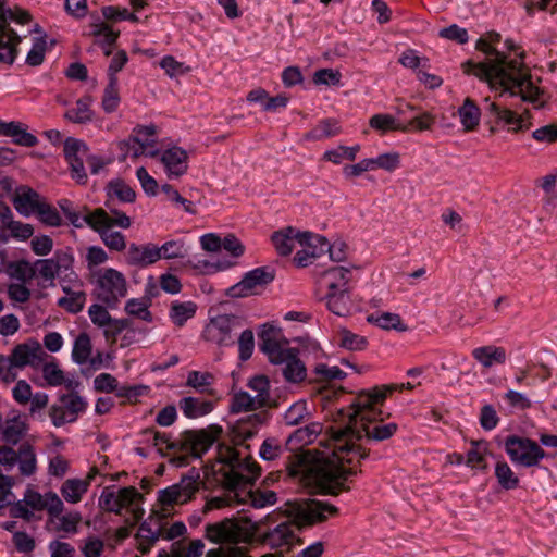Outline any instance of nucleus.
<instances>
[{
    "mask_svg": "<svg viewBox=\"0 0 557 557\" xmlns=\"http://www.w3.org/2000/svg\"><path fill=\"white\" fill-rule=\"evenodd\" d=\"M327 447L331 453L322 451L318 457H313L310 451L290 454L285 467L290 478L306 485H315L324 494L335 496L350 490L346 482L360 471L357 467L368 457V453L334 436L329 440Z\"/></svg>",
    "mask_w": 557,
    "mask_h": 557,
    "instance_id": "1",
    "label": "nucleus"
},
{
    "mask_svg": "<svg viewBox=\"0 0 557 557\" xmlns=\"http://www.w3.org/2000/svg\"><path fill=\"white\" fill-rule=\"evenodd\" d=\"M475 48L493 57L485 62L466 63L473 67L476 77L487 82L491 88L499 89L500 97L520 95L523 102L531 103L534 108L544 106V91L532 81L531 71L523 62V51L519 53V61L508 60L507 55L493 47L484 36L476 41Z\"/></svg>",
    "mask_w": 557,
    "mask_h": 557,
    "instance_id": "2",
    "label": "nucleus"
},
{
    "mask_svg": "<svg viewBox=\"0 0 557 557\" xmlns=\"http://www.w3.org/2000/svg\"><path fill=\"white\" fill-rule=\"evenodd\" d=\"M386 398V392H382L377 386L369 391H361L347 409L341 412L348 419L347 424L334 432V437H342L343 442L354 448L369 449L357 444L363 436L368 441L382 442L391 438L398 425L394 422L383 423V412L376 408Z\"/></svg>",
    "mask_w": 557,
    "mask_h": 557,
    "instance_id": "3",
    "label": "nucleus"
},
{
    "mask_svg": "<svg viewBox=\"0 0 557 557\" xmlns=\"http://www.w3.org/2000/svg\"><path fill=\"white\" fill-rule=\"evenodd\" d=\"M216 458L218 461L223 465L219 472L222 474V482L227 494L209 499L205 506V510L230 506L235 499L237 503H240L242 500L238 498L237 490L252 485L261 473L260 466L252 457H242L240 453L234 447L219 445Z\"/></svg>",
    "mask_w": 557,
    "mask_h": 557,
    "instance_id": "4",
    "label": "nucleus"
},
{
    "mask_svg": "<svg viewBox=\"0 0 557 557\" xmlns=\"http://www.w3.org/2000/svg\"><path fill=\"white\" fill-rule=\"evenodd\" d=\"M338 513V508L314 498L301 499L290 504L292 522L276 525L263 535V542L272 548L289 547L295 539L294 528L311 527L326 521Z\"/></svg>",
    "mask_w": 557,
    "mask_h": 557,
    "instance_id": "5",
    "label": "nucleus"
},
{
    "mask_svg": "<svg viewBox=\"0 0 557 557\" xmlns=\"http://www.w3.org/2000/svg\"><path fill=\"white\" fill-rule=\"evenodd\" d=\"M259 341L260 350L277 367L276 372L281 371L285 381L299 383L306 379L307 369L299 358V350L289 347V342L280 329L264 324L259 333Z\"/></svg>",
    "mask_w": 557,
    "mask_h": 557,
    "instance_id": "6",
    "label": "nucleus"
},
{
    "mask_svg": "<svg viewBox=\"0 0 557 557\" xmlns=\"http://www.w3.org/2000/svg\"><path fill=\"white\" fill-rule=\"evenodd\" d=\"M84 222L95 232H97L103 244L115 251H123L126 248L125 236L117 231H111L113 226L121 228H129L132 225L131 218L121 211H113L111 215L106 209L97 208L89 211L87 207H83Z\"/></svg>",
    "mask_w": 557,
    "mask_h": 557,
    "instance_id": "7",
    "label": "nucleus"
},
{
    "mask_svg": "<svg viewBox=\"0 0 557 557\" xmlns=\"http://www.w3.org/2000/svg\"><path fill=\"white\" fill-rule=\"evenodd\" d=\"M91 283L95 285L94 296L108 308H115L127 295L128 285L125 275L113 268L95 271Z\"/></svg>",
    "mask_w": 557,
    "mask_h": 557,
    "instance_id": "8",
    "label": "nucleus"
},
{
    "mask_svg": "<svg viewBox=\"0 0 557 557\" xmlns=\"http://www.w3.org/2000/svg\"><path fill=\"white\" fill-rule=\"evenodd\" d=\"M8 20L17 21L21 24H26L30 21V15L27 11L4 9V0H0V62L12 64L16 58V47L21 41L18 35L9 27Z\"/></svg>",
    "mask_w": 557,
    "mask_h": 557,
    "instance_id": "9",
    "label": "nucleus"
},
{
    "mask_svg": "<svg viewBox=\"0 0 557 557\" xmlns=\"http://www.w3.org/2000/svg\"><path fill=\"white\" fill-rule=\"evenodd\" d=\"M201 480L197 470L191 469L187 474L182 475L181 480L158 492V502L163 507H173L174 505H184L191 500L200 490Z\"/></svg>",
    "mask_w": 557,
    "mask_h": 557,
    "instance_id": "10",
    "label": "nucleus"
},
{
    "mask_svg": "<svg viewBox=\"0 0 557 557\" xmlns=\"http://www.w3.org/2000/svg\"><path fill=\"white\" fill-rule=\"evenodd\" d=\"M520 97V95L512 96V98ZM507 98H511V96L506 95L500 97L498 95V99H504V102H491L487 106V113L494 119L495 123L498 125L507 126L509 132L518 133L528 131L532 123L530 122V112L525 110L523 113H517L510 107L513 103H508ZM523 101L522 99H520Z\"/></svg>",
    "mask_w": 557,
    "mask_h": 557,
    "instance_id": "11",
    "label": "nucleus"
},
{
    "mask_svg": "<svg viewBox=\"0 0 557 557\" xmlns=\"http://www.w3.org/2000/svg\"><path fill=\"white\" fill-rule=\"evenodd\" d=\"M505 450L512 462L527 468L537 466L546 456L545 450L535 441L517 435L506 438Z\"/></svg>",
    "mask_w": 557,
    "mask_h": 557,
    "instance_id": "12",
    "label": "nucleus"
},
{
    "mask_svg": "<svg viewBox=\"0 0 557 557\" xmlns=\"http://www.w3.org/2000/svg\"><path fill=\"white\" fill-rule=\"evenodd\" d=\"M275 278V270L270 267H260L247 272L243 280L227 289L233 298L246 297L255 294L258 287H264Z\"/></svg>",
    "mask_w": 557,
    "mask_h": 557,
    "instance_id": "13",
    "label": "nucleus"
},
{
    "mask_svg": "<svg viewBox=\"0 0 557 557\" xmlns=\"http://www.w3.org/2000/svg\"><path fill=\"white\" fill-rule=\"evenodd\" d=\"M271 240L275 250L280 256H288L294 249L295 242L300 245L313 244V240H320L315 237V234L310 232H299L292 226L284 227L272 234Z\"/></svg>",
    "mask_w": 557,
    "mask_h": 557,
    "instance_id": "14",
    "label": "nucleus"
},
{
    "mask_svg": "<svg viewBox=\"0 0 557 557\" xmlns=\"http://www.w3.org/2000/svg\"><path fill=\"white\" fill-rule=\"evenodd\" d=\"M240 536L242 528L237 520L233 518L207 523L205 527V537L214 544H235Z\"/></svg>",
    "mask_w": 557,
    "mask_h": 557,
    "instance_id": "15",
    "label": "nucleus"
},
{
    "mask_svg": "<svg viewBox=\"0 0 557 557\" xmlns=\"http://www.w3.org/2000/svg\"><path fill=\"white\" fill-rule=\"evenodd\" d=\"M221 432V428L218 426L211 431H185L180 444L183 450L199 458L212 446Z\"/></svg>",
    "mask_w": 557,
    "mask_h": 557,
    "instance_id": "16",
    "label": "nucleus"
},
{
    "mask_svg": "<svg viewBox=\"0 0 557 557\" xmlns=\"http://www.w3.org/2000/svg\"><path fill=\"white\" fill-rule=\"evenodd\" d=\"M235 323V317L227 314H221L211 319L205 331L207 339L216 343L219 346L233 345L234 339L231 333Z\"/></svg>",
    "mask_w": 557,
    "mask_h": 557,
    "instance_id": "17",
    "label": "nucleus"
},
{
    "mask_svg": "<svg viewBox=\"0 0 557 557\" xmlns=\"http://www.w3.org/2000/svg\"><path fill=\"white\" fill-rule=\"evenodd\" d=\"M350 281L351 271L348 268L338 265L323 271L318 278V285L324 293H333L351 289Z\"/></svg>",
    "mask_w": 557,
    "mask_h": 557,
    "instance_id": "18",
    "label": "nucleus"
},
{
    "mask_svg": "<svg viewBox=\"0 0 557 557\" xmlns=\"http://www.w3.org/2000/svg\"><path fill=\"white\" fill-rule=\"evenodd\" d=\"M23 502L33 510H47L52 517H59L64 505L54 492L40 494L34 490H26Z\"/></svg>",
    "mask_w": 557,
    "mask_h": 557,
    "instance_id": "19",
    "label": "nucleus"
},
{
    "mask_svg": "<svg viewBox=\"0 0 557 557\" xmlns=\"http://www.w3.org/2000/svg\"><path fill=\"white\" fill-rule=\"evenodd\" d=\"M46 352L37 341H27L16 345L9 358L18 369L26 366L36 367L42 361Z\"/></svg>",
    "mask_w": 557,
    "mask_h": 557,
    "instance_id": "20",
    "label": "nucleus"
},
{
    "mask_svg": "<svg viewBox=\"0 0 557 557\" xmlns=\"http://www.w3.org/2000/svg\"><path fill=\"white\" fill-rule=\"evenodd\" d=\"M161 162L169 177H180L188 170V153L183 148L174 146L162 152Z\"/></svg>",
    "mask_w": 557,
    "mask_h": 557,
    "instance_id": "21",
    "label": "nucleus"
},
{
    "mask_svg": "<svg viewBox=\"0 0 557 557\" xmlns=\"http://www.w3.org/2000/svg\"><path fill=\"white\" fill-rule=\"evenodd\" d=\"M159 260L160 253L153 244L143 246L131 244L126 253V262L133 267L146 268Z\"/></svg>",
    "mask_w": 557,
    "mask_h": 557,
    "instance_id": "22",
    "label": "nucleus"
},
{
    "mask_svg": "<svg viewBox=\"0 0 557 557\" xmlns=\"http://www.w3.org/2000/svg\"><path fill=\"white\" fill-rule=\"evenodd\" d=\"M107 200L104 202L107 211L113 215V211H117L113 208V201L116 198L121 202L132 203L136 199V193L122 180H113L107 184Z\"/></svg>",
    "mask_w": 557,
    "mask_h": 557,
    "instance_id": "23",
    "label": "nucleus"
},
{
    "mask_svg": "<svg viewBox=\"0 0 557 557\" xmlns=\"http://www.w3.org/2000/svg\"><path fill=\"white\" fill-rule=\"evenodd\" d=\"M42 203L39 194L27 186L20 187L13 198L14 208L25 216L36 213Z\"/></svg>",
    "mask_w": 557,
    "mask_h": 557,
    "instance_id": "24",
    "label": "nucleus"
},
{
    "mask_svg": "<svg viewBox=\"0 0 557 557\" xmlns=\"http://www.w3.org/2000/svg\"><path fill=\"white\" fill-rule=\"evenodd\" d=\"M29 430V424L25 417L14 414L4 421L2 426V441L9 445L18 444Z\"/></svg>",
    "mask_w": 557,
    "mask_h": 557,
    "instance_id": "25",
    "label": "nucleus"
},
{
    "mask_svg": "<svg viewBox=\"0 0 557 557\" xmlns=\"http://www.w3.org/2000/svg\"><path fill=\"white\" fill-rule=\"evenodd\" d=\"M322 300L326 308L338 317H347L352 310L351 289L324 293Z\"/></svg>",
    "mask_w": 557,
    "mask_h": 557,
    "instance_id": "26",
    "label": "nucleus"
},
{
    "mask_svg": "<svg viewBox=\"0 0 557 557\" xmlns=\"http://www.w3.org/2000/svg\"><path fill=\"white\" fill-rule=\"evenodd\" d=\"M472 357L484 368L488 369L493 364H504L507 359V354L504 347L487 345L474 348L472 350Z\"/></svg>",
    "mask_w": 557,
    "mask_h": 557,
    "instance_id": "27",
    "label": "nucleus"
},
{
    "mask_svg": "<svg viewBox=\"0 0 557 557\" xmlns=\"http://www.w3.org/2000/svg\"><path fill=\"white\" fill-rule=\"evenodd\" d=\"M16 465L23 476H30L37 471V456L35 447L28 441L23 442L17 449Z\"/></svg>",
    "mask_w": 557,
    "mask_h": 557,
    "instance_id": "28",
    "label": "nucleus"
},
{
    "mask_svg": "<svg viewBox=\"0 0 557 557\" xmlns=\"http://www.w3.org/2000/svg\"><path fill=\"white\" fill-rule=\"evenodd\" d=\"M203 548L201 540H193L188 544L177 541L171 545L170 552L162 550L158 557H200Z\"/></svg>",
    "mask_w": 557,
    "mask_h": 557,
    "instance_id": "29",
    "label": "nucleus"
},
{
    "mask_svg": "<svg viewBox=\"0 0 557 557\" xmlns=\"http://www.w3.org/2000/svg\"><path fill=\"white\" fill-rule=\"evenodd\" d=\"M180 408L187 418L195 419L211 412L213 403L196 397H184L180 400Z\"/></svg>",
    "mask_w": 557,
    "mask_h": 557,
    "instance_id": "30",
    "label": "nucleus"
},
{
    "mask_svg": "<svg viewBox=\"0 0 557 557\" xmlns=\"http://www.w3.org/2000/svg\"><path fill=\"white\" fill-rule=\"evenodd\" d=\"M458 115L465 131L471 132L479 126L481 110L472 99L466 98L458 109Z\"/></svg>",
    "mask_w": 557,
    "mask_h": 557,
    "instance_id": "31",
    "label": "nucleus"
},
{
    "mask_svg": "<svg viewBox=\"0 0 557 557\" xmlns=\"http://www.w3.org/2000/svg\"><path fill=\"white\" fill-rule=\"evenodd\" d=\"M341 133L338 121L334 119H324L315 127L304 135L305 140L317 141L334 137Z\"/></svg>",
    "mask_w": 557,
    "mask_h": 557,
    "instance_id": "32",
    "label": "nucleus"
},
{
    "mask_svg": "<svg viewBox=\"0 0 557 557\" xmlns=\"http://www.w3.org/2000/svg\"><path fill=\"white\" fill-rule=\"evenodd\" d=\"M88 482L82 479H67L63 482L60 492L70 504H77L88 491Z\"/></svg>",
    "mask_w": 557,
    "mask_h": 557,
    "instance_id": "33",
    "label": "nucleus"
},
{
    "mask_svg": "<svg viewBox=\"0 0 557 557\" xmlns=\"http://www.w3.org/2000/svg\"><path fill=\"white\" fill-rule=\"evenodd\" d=\"M197 311V305L193 301H173L171 304L169 317L178 327H182L187 320L191 319Z\"/></svg>",
    "mask_w": 557,
    "mask_h": 557,
    "instance_id": "34",
    "label": "nucleus"
},
{
    "mask_svg": "<svg viewBox=\"0 0 557 557\" xmlns=\"http://www.w3.org/2000/svg\"><path fill=\"white\" fill-rule=\"evenodd\" d=\"M91 98L86 96L79 98L75 107L67 110L64 117L73 123L84 124L92 120V111L90 109Z\"/></svg>",
    "mask_w": 557,
    "mask_h": 557,
    "instance_id": "35",
    "label": "nucleus"
},
{
    "mask_svg": "<svg viewBox=\"0 0 557 557\" xmlns=\"http://www.w3.org/2000/svg\"><path fill=\"white\" fill-rule=\"evenodd\" d=\"M367 321L383 330H396L399 332L408 330L407 325L403 323L400 315L396 313L384 312L381 314H369Z\"/></svg>",
    "mask_w": 557,
    "mask_h": 557,
    "instance_id": "36",
    "label": "nucleus"
},
{
    "mask_svg": "<svg viewBox=\"0 0 557 557\" xmlns=\"http://www.w3.org/2000/svg\"><path fill=\"white\" fill-rule=\"evenodd\" d=\"M162 536V529L159 527L156 531L151 529L147 521L140 523L136 537L139 541L138 549L143 554L149 553L154 543Z\"/></svg>",
    "mask_w": 557,
    "mask_h": 557,
    "instance_id": "37",
    "label": "nucleus"
},
{
    "mask_svg": "<svg viewBox=\"0 0 557 557\" xmlns=\"http://www.w3.org/2000/svg\"><path fill=\"white\" fill-rule=\"evenodd\" d=\"M63 289L66 293V296L61 297L58 300V306L71 313L82 311L86 301V294L82 290L72 292L67 287H64Z\"/></svg>",
    "mask_w": 557,
    "mask_h": 557,
    "instance_id": "38",
    "label": "nucleus"
},
{
    "mask_svg": "<svg viewBox=\"0 0 557 557\" xmlns=\"http://www.w3.org/2000/svg\"><path fill=\"white\" fill-rule=\"evenodd\" d=\"M91 349H92V346H91L90 337L86 333H81L74 342V346H73V350H72L73 361L76 362L77 364L87 363V361L91 355Z\"/></svg>",
    "mask_w": 557,
    "mask_h": 557,
    "instance_id": "39",
    "label": "nucleus"
},
{
    "mask_svg": "<svg viewBox=\"0 0 557 557\" xmlns=\"http://www.w3.org/2000/svg\"><path fill=\"white\" fill-rule=\"evenodd\" d=\"M213 382L214 376L210 372L190 371L187 375L186 385L200 393L212 395L213 391L211 389V385Z\"/></svg>",
    "mask_w": 557,
    "mask_h": 557,
    "instance_id": "40",
    "label": "nucleus"
},
{
    "mask_svg": "<svg viewBox=\"0 0 557 557\" xmlns=\"http://www.w3.org/2000/svg\"><path fill=\"white\" fill-rule=\"evenodd\" d=\"M248 386L256 392L255 403L262 407L270 406V382L267 376L257 375L252 377Z\"/></svg>",
    "mask_w": 557,
    "mask_h": 557,
    "instance_id": "41",
    "label": "nucleus"
},
{
    "mask_svg": "<svg viewBox=\"0 0 557 557\" xmlns=\"http://www.w3.org/2000/svg\"><path fill=\"white\" fill-rule=\"evenodd\" d=\"M120 104L117 77H110L102 97V108L107 113L114 112Z\"/></svg>",
    "mask_w": 557,
    "mask_h": 557,
    "instance_id": "42",
    "label": "nucleus"
},
{
    "mask_svg": "<svg viewBox=\"0 0 557 557\" xmlns=\"http://www.w3.org/2000/svg\"><path fill=\"white\" fill-rule=\"evenodd\" d=\"M369 124L372 128L383 133L387 131L408 132L407 125L398 123L395 117L389 114H375L370 119Z\"/></svg>",
    "mask_w": 557,
    "mask_h": 557,
    "instance_id": "43",
    "label": "nucleus"
},
{
    "mask_svg": "<svg viewBox=\"0 0 557 557\" xmlns=\"http://www.w3.org/2000/svg\"><path fill=\"white\" fill-rule=\"evenodd\" d=\"M495 476L498 484L505 490H513L519 485V478L505 461H499L495 467Z\"/></svg>",
    "mask_w": 557,
    "mask_h": 557,
    "instance_id": "44",
    "label": "nucleus"
},
{
    "mask_svg": "<svg viewBox=\"0 0 557 557\" xmlns=\"http://www.w3.org/2000/svg\"><path fill=\"white\" fill-rule=\"evenodd\" d=\"M317 240L320 246V252L329 251L330 258L335 262H342L346 259L347 256V245L342 240H335L333 244H329L325 237L315 235Z\"/></svg>",
    "mask_w": 557,
    "mask_h": 557,
    "instance_id": "45",
    "label": "nucleus"
},
{
    "mask_svg": "<svg viewBox=\"0 0 557 557\" xmlns=\"http://www.w3.org/2000/svg\"><path fill=\"white\" fill-rule=\"evenodd\" d=\"M60 401L65 407L70 416V421L73 422L76 421L78 414L84 412L87 407V403L77 393L62 395Z\"/></svg>",
    "mask_w": 557,
    "mask_h": 557,
    "instance_id": "46",
    "label": "nucleus"
},
{
    "mask_svg": "<svg viewBox=\"0 0 557 557\" xmlns=\"http://www.w3.org/2000/svg\"><path fill=\"white\" fill-rule=\"evenodd\" d=\"M339 346L348 350H364L368 346L367 337L352 333L348 329L338 331Z\"/></svg>",
    "mask_w": 557,
    "mask_h": 557,
    "instance_id": "47",
    "label": "nucleus"
},
{
    "mask_svg": "<svg viewBox=\"0 0 557 557\" xmlns=\"http://www.w3.org/2000/svg\"><path fill=\"white\" fill-rule=\"evenodd\" d=\"M157 127L154 125H137L131 135V140L138 143L144 148L148 149L156 146L154 135Z\"/></svg>",
    "mask_w": 557,
    "mask_h": 557,
    "instance_id": "48",
    "label": "nucleus"
},
{
    "mask_svg": "<svg viewBox=\"0 0 557 557\" xmlns=\"http://www.w3.org/2000/svg\"><path fill=\"white\" fill-rule=\"evenodd\" d=\"M359 149V145L352 147L338 146L335 149L326 150L323 154V159L334 164H339L343 160L354 161Z\"/></svg>",
    "mask_w": 557,
    "mask_h": 557,
    "instance_id": "49",
    "label": "nucleus"
},
{
    "mask_svg": "<svg viewBox=\"0 0 557 557\" xmlns=\"http://www.w3.org/2000/svg\"><path fill=\"white\" fill-rule=\"evenodd\" d=\"M321 430L322 426L320 423H311L304 428H299L288 436L287 443L297 442L300 445L310 444Z\"/></svg>",
    "mask_w": 557,
    "mask_h": 557,
    "instance_id": "50",
    "label": "nucleus"
},
{
    "mask_svg": "<svg viewBox=\"0 0 557 557\" xmlns=\"http://www.w3.org/2000/svg\"><path fill=\"white\" fill-rule=\"evenodd\" d=\"M150 299H136L132 298L125 304V311L129 315H134L146 322L152 321V314L149 311Z\"/></svg>",
    "mask_w": 557,
    "mask_h": 557,
    "instance_id": "51",
    "label": "nucleus"
},
{
    "mask_svg": "<svg viewBox=\"0 0 557 557\" xmlns=\"http://www.w3.org/2000/svg\"><path fill=\"white\" fill-rule=\"evenodd\" d=\"M258 408H262L258 403H255V397L247 392H238L234 394L231 403V411L234 413L243 411H251Z\"/></svg>",
    "mask_w": 557,
    "mask_h": 557,
    "instance_id": "52",
    "label": "nucleus"
},
{
    "mask_svg": "<svg viewBox=\"0 0 557 557\" xmlns=\"http://www.w3.org/2000/svg\"><path fill=\"white\" fill-rule=\"evenodd\" d=\"M63 151L66 161H73L74 159L86 158L88 153V147L83 140L67 137L64 140Z\"/></svg>",
    "mask_w": 557,
    "mask_h": 557,
    "instance_id": "53",
    "label": "nucleus"
},
{
    "mask_svg": "<svg viewBox=\"0 0 557 557\" xmlns=\"http://www.w3.org/2000/svg\"><path fill=\"white\" fill-rule=\"evenodd\" d=\"M36 213L39 221L47 226L58 227L62 224V218L58 210L45 201Z\"/></svg>",
    "mask_w": 557,
    "mask_h": 557,
    "instance_id": "54",
    "label": "nucleus"
},
{
    "mask_svg": "<svg viewBox=\"0 0 557 557\" xmlns=\"http://www.w3.org/2000/svg\"><path fill=\"white\" fill-rule=\"evenodd\" d=\"M309 416L306 401L293 404L284 414V420L288 425H297Z\"/></svg>",
    "mask_w": 557,
    "mask_h": 557,
    "instance_id": "55",
    "label": "nucleus"
},
{
    "mask_svg": "<svg viewBox=\"0 0 557 557\" xmlns=\"http://www.w3.org/2000/svg\"><path fill=\"white\" fill-rule=\"evenodd\" d=\"M157 250H159L160 259L184 258L186 253V248L183 240L165 242L161 247H157Z\"/></svg>",
    "mask_w": 557,
    "mask_h": 557,
    "instance_id": "56",
    "label": "nucleus"
},
{
    "mask_svg": "<svg viewBox=\"0 0 557 557\" xmlns=\"http://www.w3.org/2000/svg\"><path fill=\"white\" fill-rule=\"evenodd\" d=\"M143 437L152 436V445L157 447L158 451L163 454L164 449H174L177 444L170 440L166 433L156 431L153 429H146L141 432Z\"/></svg>",
    "mask_w": 557,
    "mask_h": 557,
    "instance_id": "57",
    "label": "nucleus"
},
{
    "mask_svg": "<svg viewBox=\"0 0 557 557\" xmlns=\"http://www.w3.org/2000/svg\"><path fill=\"white\" fill-rule=\"evenodd\" d=\"M159 64L164 70L165 74L171 78L178 76V75H183L190 71L189 66H185L184 63L178 62L172 55L163 57L160 60Z\"/></svg>",
    "mask_w": 557,
    "mask_h": 557,
    "instance_id": "58",
    "label": "nucleus"
},
{
    "mask_svg": "<svg viewBox=\"0 0 557 557\" xmlns=\"http://www.w3.org/2000/svg\"><path fill=\"white\" fill-rule=\"evenodd\" d=\"M99 507L109 512L121 513V505L112 487L103 488L99 497Z\"/></svg>",
    "mask_w": 557,
    "mask_h": 557,
    "instance_id": "59",
    "label": "nucleus"
},
{
    "mask_svg": "<svg viewBox=\"0 0 557 557\" xmlns=\"http://www.w3.org/2000/svg\"><path fill=\"white\" fill-rule=\"evenodd\" d=\"M247 495L255 508L274 505L277 500L276 493L273 491H249Z\"/></svg>",
    "mask_w": 557,
    "mask_h": 557,
    "instance_id": "60",
    "label": "nucleus"
},
{
    "mask_svg": "<svg viewBox=\"0 0 557 557\" xmlns=\"http://www.w3.org/2000/svg\"><path fill=\"white\" fill-rule=\"evenodd\" d=\"M10 275L24 282L30 280L35 275V269L28 261L21 260L9 264Z\"/></svg>",
    "mask_w": 557,
    "mask_h": 557,
    "instance_id": "61",
    "label": "nucleus"
},
{
    "mask_svg": "<svg viewBox=\"0 0 557 557\" xmlns=\"http://www.w3.org/2000/svg\"><path fill=\"white\" fill-rule=\"evenodd\" d=\"M284 451L283 446L276 438L270 437L263 441L259 455L263 460H274Z\"/></svg>",
    "mask_w": 557,
    "mask_h": 557,
    "instance_id": "62",
    "label": "nucleus"
},
{
    "mask_svg": "<svg viewBox=\"0 0 557 557\" xmlns=\"http://www.w3.org/2000/svg\"><path fill=\"white\" fill-rule=\"evenodd\" d=\"M255 348V338L251 330H245L242 332L238 338L239 359L243 361L248 360Z\"/></svg>",
    "mask_w": 557,
    "mask_h": 557,
    "instance_id": "63",
    "label": "nucleus"
},
{
    "mask_svg": "<svg viewBox=\"0 0 557 557\" xmlns=\"http://www.w3.org/2000/svg\"><path fill=\"white\" fill-rule=\"evenodd\" d=\"M532 137L540 143H555L557 140V124L552 123L535 129Z\"/></svg>",
    "mask_w": 557,
    "mask_h": 557,
    "instance_id": "64",
    "label": "nucleus"
}]
</instances>
